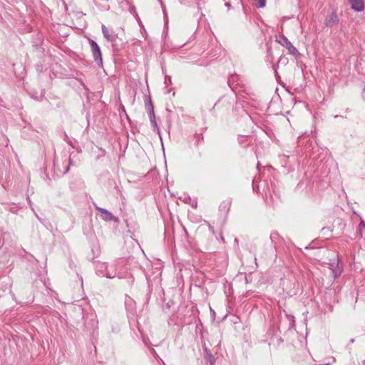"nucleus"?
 I'll return each instance as SVG.
<instances>
[{"mask_svg":"<svg viewBox=\"0 0 365 365\" xmlns=\"http://www.w3.org/2000/svg\"><path fill=\"white\" fill-rule=\"evenodd\" d=\"M272 68H273V70L274 71L275 76L277 77V78H279V76L278 72H277V65L273 64L272 65Z\"/></svg>","mask_w":365,"mask_h":365,"instance_id":"a211bd4d","label":"nucleus"},{"mask_svg":"<svg viewBox=\"0 0 365 365\" xmlns=\"http://www.w3.org/2000/svg\"><path fill=\"white\" fill-rule=\"evenodd\" d=\"M145 106L147 109L150 121L151 123V125L153 126L154 130H157L158 133H159V128L158 127V124L155 119V115L154 113V106L153 105V103L151 101L150 97H149L148 99L145 101Z\"/></svg>","mask_w":365,"mask_h":365,"instance_id":"20e7f679","label":"nucleus"},{"mask_svg":"<svg viewBox=\"0 0 365 365\" xmlns=\"http://www.w3.org/2000/svg\"><path fill=\"white\" fill-rule=\"evenodd\" d=\"M288 62V59L287 57L284 56H280V58H279L278 60V62L277 63H282V64H287Z\"/></svg>","mask_w":365,"mask_h":365,"instance_id":"dca6fc26","label":"nucleus"},{"mask_svg":"<svg viewBox=\"0 0 365 365\" xmlns=\"http://www.w3.org/2000/svg\"><path fill=\"white\" fill-rule=\"evenodd\" d=\"M267 58H268V61L270 62V63H273V60H274V56H273V53H272V48L271 47H268L267 48Z\"/></svg>","mask_w":365,"mask_h":365,"instance_id":"4468645a","label":"nucleus"},{"mask_svg":"<svg viewBox=\"0 0 365 365\" xmlns=\"http://www.w3.org/2000/svg\"><path fill=\"white\" fill-rule=\"evenodd\" d=\"M364 92L365 93V86H364Z\"/></svg>","mask_w":365,"mask_h":365,"instance_id":"4be33fe9","label":"nucleus"},{"mask_svg":"<svg viewBox=\"0 0 365 365\" xmlns=\"http://www.w3.org/2000/svg\"><path fill=\"white\" fill-rule=\"evenodd\" d=\"M351 5V9L356 11H361L364 10V4L363 0H349Z\"/></svg>","mask_w":365,"mask_h":365,"instance_id":"6e6552de","label":"nucleus"},{"mask_svg":"<svg viewBox=\"0 0 365 365\" xmlns=\"http://www.w3.org/2000/svg\"><path fill=\"white\" fill-rule=\"evenodd\" d=\"M101 29H102V33L103 34V36L104 38L108 41H110V42H112L114 41V38L112 37L110 34H109V31H108V28L104 25L103 24L101 26Z\"/></svg>","mask_w":365,"mask_h":365,"instance_id":"9b49d317","label":"nucleus"},{"mask_svg":"<svg viewBox=\"0 0 365 365\" xmlns=\"http://www.w3.org/2000/svg\"><path fill=\"white\" fill-rule=\"evenodd\" d=\"M194 138L195 140V145L196 147H199L204 142V137L202 133H195Z\"/></svg>","mask_w":365,"mask_h":365,"instance_id":"f8f14e48","label":"nucleus"},{"mask_svg":"<svg viewBox=\"0 0 365 365\" xmlns=\"http://www.w3.org/2000/svg\"><path fill=\"white\" fill-rule=\"evenodd\" d=\"M94 206H95L96 210L99 212L100 217L102 220H103L105 221H108V222L112 221L114 222H118L119 221V219L117 217L114 216L108 210L100 207L97 206L96 205H94Z\"/></svg>","mask_w":365,"mask_h":365,"instance_id":"423d86ee","label":"nucleus"},{"mask_svg":"<svg viewBox=\"0 0 365 365\" xmlns=\"http://www.w3.org/2000/svg\"><path fill=\"white\" fill-rule=\"evenodd\" d=\"M276 41L278 42L283 47H285L289 54L297 57L300 56V53L298 50L292 45V43L284 36H279L276 37Z\"/></svg>","mask_w":365,"mask_h":365,"instance_id":"7ed1b4c3","label":"nucleus"},{"mask_svg":"<svg viewBox=\"0 0 365 365\" xmlns=\"http://www.w3.org/2000/svg\"><path fill=\"white\" fill-rule=\"evenodd\" d=\"M235 103V98L233 95H225L215 103L213 109L221 112H228L232 109Z\"/></svg>","mask_w":365,"mask_h":365,"instance_id":"f257e3e1","label":"nucleus"},{"mask_svg":"<svg viewBox=\"0 0 365 365\" xmlns=\"http://www.w3.org/2000/svg\"><path fill=\"white\" fill-rule=\"evenodd\" d=\"M225 6L227 7V8H230L231 7V4L230 2H225Z\"/></svg>","mask_w":365,"mask_h":365,"instance_id":"aec40b11","label":"nucleus"},{"mask_svg":"<svg viewBox=\"0 0 365 365\" xmlns=\"http://www.w3.org/2000/svg\"><path fill=\"white\" fill-rule=\"evenodd\" d=\"M204 351V357L206 360L209 361L210 365H215V359L214 356L212 354L211 351L206 346L203 349Z\"/></svg>","mask_w":365,"mask_h":365,"instance_id":"9d476101","label":"nucleus"},{"mask_svg":"<svg viewBox=\"0 0 365 365\" xmlns=\"http://www.w3.org/2000/svg\"><path fill=\"white\" fill-rule=\"evenodd\" d=\"M339 21V17L336 11L331 10L329 11L325 17L324 24L327 27H332L334 25L338 24Z\"/></svg>","mask_w":365,"mask_h":365,"instance_id":"0eeeda50","label":"nucleus"},{"mask_svg":"<svg viewBox=\"0 0 365 365\" xmlns=\"http://www.w3.org/2000/svg\"><path fill=\"white\" fill-rule=\"evenodd\" d=\"M266 0H257V6L263 8L265 6Z\"/></svg>","mask_w":365,"mask_h":365,"instance_id":"f3484780","label":"nucleus"},{"mask_svg":"<svg viewBox=\"0 0 365 365\" xmlns=\"http://www.w3.org/2000/svg\"><path fill=\"white\" fill-rule=\"evenodd\" d=\"M359 227L361 236L365 239V222L363 220H361Z\"/></svg>","mask_w":365,"mask_h":365,"instance_id":"ddd939ff","label":"nucleus"},{"mask_svg":"<svg viewBox=\"0 0 365 365\" xmlns=\"http://www.w3.org/2000/svg\"><path fill=\"white\" fill-rule=\"evenodd\" d=\"M210 230L214 233L213 227L210 225H209Z\"/></svg>","mask_w":365,"mask_h":365,"instance_id":"412c9836","label":"nucleus"},{"mask_svg":"<svg viewBox=\"0 0 365 365\" xmlns=\"http://www.w3.org/2000/svg\"><path fill=\"white\" fill-rule=\"evenodd\" d=\"M73 163L72 160L71 158H69V165L66 168V169L63 171V174H66L68 172L69 170V166L71 165Z\"/></svg>","mask_w":365,"mask_h":365,"instance_id":"6ab92c4d","label":"nucleus"},{"mask_svg":"<svg viewBox=\"0 0 365 365\" xmlns=\"http://www.w3.org/2000/svg\"><path fill=\"white\" fill-rule=\"evenodd\" d=\"M328 269L331 271L334 279L338 278L343 272L342 264L338 258L333 259L329 263Z\"/></svg>","mask_w":365,"mask_h":365,"instance_id":"39448f33","label":"nucleus"},{"mask_svg":"<svg viewBox=\"0 0 365 365\" xmlns=\"http://www.w3.org/2000/svg\"><path fill=\"white\" fill-rule=\"evenodd\" d=\"M91 50L95 62L101 67H103V58L101 48L98 43L91 38H88Z\"/></svg>","mask_w":365,"mask_h":365,"instance_id":"f03ea898","label":"nucleus"},{"mask_svg":"<svg viewBox=\"0 0 365 365\" xmlns=\"http://www.w3.org/2000/svg\"><path fill=\"white\" fill-rule=\"evenodd\" d=\"M279 238V234L277 232H272L270 235V240L272 242L276 241Z\"/></svg>","mask_w":365,"mask_h":365,"instance_id":"2eb2a0df","label":"nucleus"},{"mask_svg":"<svg viewBox=\"0 0 365 365\" xmlns=\"http://www.w3.org/2000/svg\"><path fill=\"white\" fill-rule=\"evenodd\" d=\"M230 205L231 200L230 199H226L220 203L219 210L222 213L226 214L230 210Z\"/></svg>","mask_w":365,"mask_h":365,"instance_id":"1a4fd4ad","label":"nucleus"}]
</instances>
